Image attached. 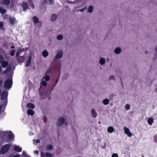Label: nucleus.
Here are the masks:
<instances>
[{
	"label": "nucleus",
	"instance_id": "nucleus-5",
	"mask_svg": "<svg viewBox=\"0 0 157 157\" xmlns=\"http://www.w3.org/2000/svg\"><path fill=\"white\" fill-rule=\"evenodd\" d=\"M8 95V92L6 91H3L1 94V99L3 100L7 98Z\"/></svg>",
	"mask_w": 157,
	"mask_h": 157
},
{
	"label": "nucleus",
	"instance_id": "nucleus-33",
	"mask_svg": "<svg viewBox=\"0 0 157 157\" xmlns=\"http://www.w3.org/2000/svg\"><path fill=\"white\" fill-rule=\"evenodd\" d=\"M125 108L127 110H128L130 109V106L129 104H127L125 105Z\"/></svg>",
	"mask_w": 157,
	"mask_h": 157
},
{
	"label": "nucleus",
	"instance_id": "nucleus-24",
	"mask_svg": "<svg viewBox=\"0 0 157 157\" xmlns=\"http://www.w3.org/2000/svg\"><path fill=\"white\" fill-rule=\"evenodd\" d=\"M42 55L44 57H46L48 55V52L46 50H44L43 52H42Z\"/></svg>",
	"mask_w": 157,
	"mask_h": 157
},
{
	"label": "nucleus",
	"instance_id": "nucleus-14",
	"mask_svg": "<svg viewBox=\"0 0 157 157\" xmlns=\"http://www.w3.org/2000/svg\"><path fill=\"white\" fill-rule=\"evenodd\" d=\"M10 2V0H4L2 1V3L6 6L9 5Z\"/></svg>",
	"mask_w": 157,
	"mask_h": 157
},
{
	"label": "nucleus",
	"instance_id": "nucleus-30",
	"mask_svg": "<svg viewBox=\"0 0 157 157\" xmlns=\"http://www.w3.org/2000/svg\"><path fill=\"white\" fill-rule=\"evenodd\" d=\"M99 63L101 65H103L105 63V59L103 58L100 59L99 61Z\"/></svg>",
	"mask_w": 157,
	"mask_h": 157
},
{
	"label": "nucleus",
	"instance_id": "nucleus-42",
	"mask_svg": "<svg viewBox=\"0 0 157 157\" xmlns=\"http://www.w3.org/2000/svg\"><path fill=\"white\" fill-rule=\"evenodd\" d=\"M86 10V8H83L82 9L79 10H78V11H80L81 12H83Z\"/></svg>",
	"mask_w": 157,
	"mask_h": 157
},
{
	"label": "nucleus",
	"instance_id": "nucleus-21",
	"mask_svg": "<svg viewBox=\"0 0 157 157\" xmlns=\"http://www.w3.org/2000/svg\"><path fill=\"white\" fill-rule=\"evenodd\" d=\"M92 115L93 117H95L97 116V113L95 110L93 109L91 110Z\"/></svg>",
	"mask_w": 157,
	"mask_h": 157
},
{
	"label": "nucleus",
	"instance_id": "nucleus-31",
	"mask_svg": "<svg viewBox=\"0 0 157 157\" xmlns=\"http://www.w3.org/2000/svg\"><path fill=\"white\" fill-rule=\"evenodd\" d=\"M15 51L14 50H12L10 51V55L11 56H13L14 55Z\"/></svg>",
	"mask_w": 157,
	"mask_h": 157
},
{
	"label": "nucleus",
	"instance_id": "nucleus-55",
	"mask_svg": "<svg viewBox=\"0 0 157 157\" xmlns=\"http://www.w3.org/2000/svg\"><path fill=\"white\" fill-rule=\"evenodd\" d=\"M155 51L156 52H157V47L155 49Z\"/></svg>",
	"mask_w": 157,
	"mask_h": 157
},
{
	"label": "nucleus",
	"instance_id": "nucleus-60",
	"mask_svg": "<svg viewBox=\"0 0 157 157\" xmlns=\"http://www.w3.org/2000/svg\"><path fill=\"white\" fill-rule=\"evenodd\" d=\"M10 132L11 133V131H10Z\"/></svg>",
	"mask_w": 157,
	"mask_h": 157
},
{
	"label": "nucleus",
	"instance_id": "nucleus-9",
	"mask_svg": "<svg viewBox=\"0 0 157 157\" xmlns=\"http://www.w3.org/2000/svg\"><path fill=\"white\" fill-rule=\"evenodd\" d=\"M32 59V57L31 56H30L28 60L26 62V67H28L31 63V61Z\"/></svg>",
	"mask_w": 157,
	"mask_h": 157
},
{
	"label": "nucleus",
	"instance_id": "nucleus-50",
	"mask_svg": "<svg viewBox=\"0 0 157 157\" xmlns=\"http://www.w3.org/2000/svg\"><path fill=\"white\" fill-rule=\"evenodd\" d=\"M55 86V85H54L52 87V88L51 89V90H50L51 92L53 90Z\"/></svg>",
	"mask_w": 157,
	"mask_h": 157
},
{
	"label": "nucleus",
	"instance_id": "nucleus-34",
	"mask_svg": "<svg viewBox=\"0 0 157 157\" xmlns=\"http://www.w3.org/2000/svg\"><path fill=\"white\" fill-rule=\"evenodd\" d=\"M14 137L13 135L12 134H9L8 135V137L10 140H12L13 139Z\"/></svg>",
	"mask_w": 157,
	"mask_h": 157
},
{
	"label": "nucleus",
	"instance_id": "nucleus-48",
	"mask_svg": "<svg viewBox=\"0 0 157 157\" xmlns=\"http://www.w3.org/2000/svg\"><path fill=\"white\" fill-rule=\"evenodd\" d=\"M36 142L37 143H39L40 142V140L39 139H37L36 140Z\"/></svg>",
	"mask_w": 157,
	"mask_h": 157
},
{
	"label": "nucleus",
	"instance_id": "nucleus-53",
	"mask_svg": "<svg viewBox=\"0 0 157 157\" xmlns=\"http://www.w3.org/2000/svg\"><path fill=\"white\" fill-rule=\"evenodd\" d=\"M2 109V107L0 105V112L1 111Z\"/></svg>",
	"mask_w": 157,
	"mask_h": 157
},
{
	"label": "nucleus",
	"instance_id": "nucleus-20",
	"mask_svg": "<svg viewBox=\"0 0 157 157\" xmlns=\"http://www.w3.org/2000/svg\"><path fill=\"white\" fill-rule=\"evenodd\" d=\"M33 21L35 23H37L39 22V19L37 17L34 16L33 17Z\"/></svg>",
	"mask_w": 157,
	"mask_h": 157
},
{
	"label": "nucleus",
	"instance_id": "nucleus-18",
	"mask_svg": "<svg viewBox=\"0 0 157 157\" xmlns=\"http://www.w3.org/2000/svg\"><path fill=\"white\" fill-rule=\"evenodd\" d=\"M27 112L28 115L31 116H33L34 113V111L31 109H28Z\"/></svg>",
	"mask_w": 157,
	"mask_h": 157
},
{
	"label": "nucleus",
	"instance_id": "nucleus-3",
	"mask_svg": "<svg viewBox=\"0 0 157 157\" xmlns=\"http://www.w3.org/2000/svg\"><path fill=\"white\" fill-rule=\"evenodd\" d=\"M65 119L63 117H60L58 120L57 125L58 126H61L64 123Z\"/></svg>",
	"mask_w": 157,
	"mask_h": 157
},
{
	"label": "nucleus",
	"instance_id": "nucleus-27",
	"mask_svg": "<svg viewBox=\"0 0 157 157\" xmlns=\"http://www.w3.org/2000/svg\"><path fill=\"white\" fill-rule=\"evenodd\" d=\"M93 6H90L87 9L88 11L90 13H91L93 12Z\"/></svg>",
	"mask_w": 157,
	"mask_h": 157
},
{
	"label": "nucleus",
	"instance_id": "nucleus-11",
	"mask_svg": "<svg viewBox=\"0 0 157 157\" xmlns=\"http://www.w3.org/2000/svg\"><path fill=\"white\" fill-rule=\"evenodd\" d=\"M0 63L2 64V66L3 68H5L8 65V63L7 61L3 60Z\"/></svg>",
	"mask_w": 157,
	"mask_h": 157
},
{
	"label": "nucleus",
	"instance_id": "nucleus-6",
	"mask_svg": "<svg viewBox=\"0 0 157 157\" xmlns=\"http://www.w3.org/2000/svg\"><path fill=\"white\" fill-rule=\"evenodd\" d=\"M123 129L124 130L125 133L126 134L128 137H131L132 135L131 132H130L129 129L127 127H124Z\"/></svg>",
	"mask_w": 157,
	"mask_h": 157
},
{
	"label": "nucleus",
	"instance_id": "nucleus-39",
	"mask_svg": "<svg viewBox=\"0 0 157 157\" xmlns=\"http://www.w3.org/2000/svg\"><path fill=\"white\" fill-rule=\"evenodd\" d=\"M115 77L113 75H111L109 77V80L111 79H113L114 80H115Z\"/></svg>",
	"mask_w": 157,
	"mask_h": 157
},
{
	"label": "nucleus",
	"instance_id": "nucleus-12",
	"mask_svg": "<svg viewBox=\"0 0 157 157\" xmlns=\"http://www.w3.org/2000/svg\"><path fill=\"white\" fill-rule=\"evenodd\" d=\"M10 24L12 25H14L15 23L17 22L15 17L10 18Z\"/></svg>",
	"mask_w": 157,
	"mask_h": 157
},
{
	"label": "nucleus",
	"instance_id": "nucleus-37",
	"mask_svg": "<svg viewBox=\"0 0 157 157\" xmlns=\"http://www.w3.org/2000/svg\"><path fill=\"white\" fill-rule=\"evenodd\" d=\"M154 140L155 142H157V134L154 136Z\"/></svg>",
	"mask_w": 157,
	"mask_h": 157
},
{
	"label": "nucleus",
	"instance_id": "nucleus-35",
	"mask_svg": "<svg viewBox=\"0 0 157 157\" xmlns=\"http://www.w3.org/2000/svg\"><path fill=\"white\" fill-rule=\"evenodd\" d=\"M25 51V49H24V48H21V49H19L18 50V51H17V52H19V53L20 54H21L22 53V52Z\"/></svg>",
	"mask_w": 157,
	"mask_h": 157
},
{
	"label": "nucleus",
	"instance_id": "nucleus-26",
	"mask_svg": "<svg viewBox=\"0 0 157 157\" xmlns=\"http://www.w3.org/2000/svg\"><path fill=\"white\" fill-rule=\"evenodd\" d=\"M103 102L105 105H107L109 103V100L107 99H105L103 100Z\"/></svg>",
	"mask_w": 157,
	"mask_h": 157
},
{
	"label": "nucleus",
	"instance_id": "nucleus-41",
	"mask_svg": "<svg viewBox=\"0 0 157 157\" xmlns=\"http://www.w3.org/2000/svg\"><path fill=\"white\" fill-rule=\"evenodd\" d=\"M2 81L0 80V90H1V87H2Z\"/></svg>",
	"mask_w": 157,
	"mask_h": 157
},
{
	"label": "nucleus",
	"instance_id": "nucleus-7",
	"mask_svg": "<svg viewBox=\"0 0 157 157\" xmlns=\"http://www.w3.org/2000/svg\"><path fill=\"white\" fill-rule=\"evenodd\" d=\"M63 52L62 51L58 52L55 58L56 59H58L61 58L63 56Z\"/></svg>",
	"mask_w": 157,
	"mask_h": 157
},
{
	"label": "nucleus",
	"instance_id": "nucleus-47",
	"mask_svg": "<svg viewBox=\"0 0 157 157\" xmlns=\"http://www.w3.org/2000/svg\"><path fill=\"white\" fill-rule=\"evenodd\" d=\"M54 0H49L50 4H52Z\"/></svg>",
	"mask_w": 157,
	"mask_h": 157
},
{
	"label": "nucleus",
	"instance_id": "nucleus-45",
	"mask_svg": "<svg viewBox=\"0 0 157 157\" xmlns=\"http://www.w3.org/2000/svg\"><path fill=\"white\" fill-rule=\"evenodd\" d=\"M3 23L2 21H0V27H2L3 26Z\"/></svg>",
	"mask_w": 157,
	"mask_h": 157
},
{
	"label": "nucleus",
	"instance_id": "nucleus-57",
	"mask_svg": "<svg viewBox=\"0 0 157 157\" xmlns=\"http://www.w3.org/2000/svg\"><path fill=\"white\" fill-rule=\"evenodd\" d=\"M2 132L3 133H6V132Z\"/></svg>",
	"mask_w": 157,
	"mask_h": 157
},
{
	"label": "nucleus",
	"instance_id": "nucleus-1",
	"mask_svg": "<svg viewBox=\"0 0 157 157\" xmlns=\"http://www.w3.org/2000/svg\"><path fill=\"white\" fill-rule=\"evenodd\" d=\"M10 148V144H7L3 146L0 149V153L2 154H5L9 151Z\"/></svg>",
	"mask_w": 157,
	"mask_h": 157
},
{
	"label": "nucleus",
	"instance_id": "nucleus-61",
	"mask_svg": "<svg viewBox=\"0 0 157 157\" xmlns=\"http://www.w3.org/2000/svg\"><path fill=\"white\" fill-rule=\"evenodd\" d=\"M24 152L23 151V153H24Z\"/></svg>",
	"mask_w": 157,
	"mask_h": 157
},
{
	"label": "nucleus",
	"instance_id": "nucleus-36",
	"mask_svg": "<svg viewBox=\"0 0 157 157\" xmlns=\"http://www.w3.org/2000/svg\"><path fill=\"white\" fill-rule=\"evenodd\" d=\"M43 120L44 122V123H46L47 121V117H46V116L44 117L43 118Z\"/></svg>",
	"mask_w": 157,
	"mask_h": 157
},
{
	"label": "nucleus",
	"instance_id": "nucleus-25",
	"mask_svg": "<svg viewBox=\"0 0 157 157\" xmlns=\"http://www.w3.org/2000/svg\"><path fill=\"white\" fill-rule=\"evenodd\" d=\"M6 9L0 7V12L2 13V15H3V14L6 13Z\"/></svg>",
	"mask_w": 157,
	"mask_h": 157
},
{
	"label": "nucleus",
	"instance_id": "nucleus-51",
	"mask_svg": "<svg viewBox=\"0 0 157 157\" xmlns=\"http://www.w3.org/2000/svg\"><path fill=\"white\" fill-rule=\"evenodd\" d=\"M10 48H15V47L14 45H12L11 46Z\"/></svg>",
	"mask_w": 157,
	"mask_h": 157
},
{
	"label": "nucleus",
	"instance_id": "nucleus-38",
	"mask_svg": "<svg viewBox=\"0 0 157 157\" xmlns=\"http://www.w3.org/2000/svg\"><path fill=\"white\" fill-rule=\"evenodd\" d=\"M112 157H118V154L117 153H113L112 154Z\"/></svg>",
	"mask_w": 157,
	"mask_h": 157
},
{
	"label": "nucleus",
	"instance_id": "nucleus-8",
	"mask_svg": "<svg viewBox=\"0 0 157 157\" xmlns=\"http://www.w3.org/2000/svg\"><path fill=\"white\" fill-rule=\"evenodd\" d=\"M13 147L14 150L17 152H20L22 151L21 148L17 146L14 145Z\"/></svg>",
	"mask_w": 157,
	"mask_h": 157
},
{
	"label": "nucleus",
	"instance_id": "nucleus-54",
	"mask_svg": "<svg viewBox=\"0 0 157 157\" xmlns=\"http://www.w3.org/2000/svg\"><path fill=\"white\" fill-rule=\"evenodd\" d=\"M4 72L5 73H6L7 72V70H5L4 71Z\"/></svg>",
	"mask_w": 157,
	"mask_h": 157
},
{
	"label": "nucleus",
	"instance_id": "nucleus-17",
	"mask_svg": "<svg viewBox=\"0 0 157 157\" xmlns=\"http://www.w3.org/2000/svg\"><path fill=\"white\" fill-rule=\"evenodd\" d=\"M57 18V16L56 14H53L51 15L50 20L51 21H54L56 20Z\"/></svg>",
	"mask_w": 157,
	"mask_h": 157
},
{
	"label": "nucleus",
	"instance_id": "nucleus-28",
	"mask_svg": "<svg viewBox=\"0 0 157 157\" xmlns=\"http://www.w3.org/2000/svg\"><path fill=\"white\" fill-rule=\"evenodd\" d=\"M46 148L47 150H51L53 149V146L51 145H48V146H47L46 147Z\"/></svg>",
	"mask_w": 157,
	"mask_h": 157
},
{
	"label": "nucleus",
	"instance_id": "nucleus-59",
	"mask_svg": "<svg viewBox=\"0 0 157 157\" xmlns=\"http://www.w3.org/2000/svg\"><path fill=\"white\" fill-rule=\"evenodd\" d=\"M100 122H98V123H99V124H100Z\"/></svg>",
	"mask_w": 157,
	"mask_h": 157
},
{
	"label": "nucleus",
	"instance_id": "nucleus-15",
	"mask_svg": "<svg viewBox=\"0 0 157 157\" xmlns=\"http://www.w3.org/2000/svg\"><path fill=\"white\" fill-rule=\"evenodd\" d=\"M114 130V129L112 126H110L108 128L107 131L110 133L113 132Z\"/></svg>",
	"mask_w": 157,
	"mask_h": 157
},
{
	"label": "nucleus",
	"instance_id": "nucleus-40",
	"mask_svg": "<svg viewBox=\"0 0 157 157\" xmlns=\"http://www.w3.org/2000/svg\"><path fill=\"white\" fill-rule=\"evenodd\" d=\"M3 60H4L3 57L0 55V63L2 62Z\"/></svg>",
	"mask_w": 157,
	"mask_h": 157
},
{
	"label": "nucleus",
	"instance_id": "nucleus-32",
	"mask_svg": "<svg viewBox=\"0 0 157 157\" xmlns=\"http://www.w3.org/2000/svg\"><path fill=\"white\" fill-rule=\"evenodd\" d=\"M57 38L58 40H61L63 38V36L61 35H59L57 36Z\"/></svg>",
	"mask_w": 157,
	"mask_h": 157
},
{
	"label": "nucleus",
	"instance_id": "nucleus-29",
	"mask_svg": "<svg viewBox=\"0 0 157 157\" xmlns=\"http://www.w3.org/2000/svg\"><path fill=\"white\" fill-rule=\"evenodd\" d=\"M40 84L41 85L45 86H46L47 83L46 81H44L43 80H42V79L41 81Z\"/></svg>",
	"mask_w": 157,
	"mask_h": 157
},
{
	"label": "nucleus",
	"instance_id": "nucleus-58",
	"mask_svg": "<svg viewBox=\"0 0 157 157\" xmlns=\"http://www.w3.org/2000/svg\"><path fill=\"white\" fill-rule=\"evenodd\" d=\"M142 157H144V155H142Z\"/></svg>",
	"mask_w": 157,
	"mask_h": 157
},
{
	"label": "nucleus",
	"instance_id": "nucleus-44",
	"mask_svg": "<svg viewBox=\"0 0 157 157\" xmlns=\"http://www.w3.org/2000/svg\"><path fill=\"white\" fill-rule=\"evenodd\" d=\"M20 54L19 53V52H17L16 54V57L17 58L19 56Z\"/></svg>",
	"mask_w": 157,
	"mask_h": 157
},
{
	"label": "nucleus",
	"instance_id": "nucleus-19",
	"mask_svg": "<svg viewBox=\"0 0 157 157\" xmlns=\"http://www.w3.org/2000/svg\"><path fill=\"white\" fill-rule=\"evenodd\" d=\"M153 121L154 120L152 118L150 117L148 118L147 122L149 125H151Z\"/></svg>",
	"mask_w": 157,
	"mask_h": 157
},
{
	"label": "nucleus",
	"instance_id": "nucleus-46",
	"mask_svg": "<svg viewBox=\"0 0 157 157\" xmlns=\"http://www.w3.org/2000/svg\"><path fill=\"white\" fill-rule=\"evenodd\" d=\"M34 153L35 154H37V155L39 154V152H38V151L37 150L35 151H34Z\"/></svg>",
	"mask_w": 157,
	"mask_h": 157
},
{
	"label": "nucleus",
	"instance_id": "nucleus-49",
	"mask_svg": "<svg viewBox=\"0 0 157 157\" xmlns=\"http://www.w3.org/2000/svg\"><path fill=\"white\" fill-rule=\"evenodd\" d=\"M13 157H20V156L18 155H14Z\"/></svg>",
	"mask_w": 157,
	"mask_h": 157
},
{
	"label": "nucleus",
	"instance_id": "nucleus-2",
	"mask_svg": "<svg viewBox=\"0 0 157 157\" xmlns=\"http://www.w3.org/2000/svg\"><path fill=\"white\" fill-rule=\"evenodd\" d=\"M13 81L12 79H8L5 82L4 87L5 89H10L12 86Z\"/></svg>",
	"mask_w": 157,
	"mask_h": 157
},
{
	"label": "nucleus",
	"instance_id": "nucleus-23",
	"mask_svg": "<svg viewBox=\"0 0 157 157\" xmlns=\"http://www.w3.org/2000/svg\"><path fill=\"white\" fill-rule=\"evenodd\" d=\"M121 52V49L119 48H117L114 50V52L116 54H119Z\"/></svg>",
	"mask_w": 157,
	"mask_h": 157
},
{
	"label": "nucleus",
	"instance_id": "nucleus-22",
	"mask_svg": "<svg viewBox=\"0 0 157 157\" xmlns=\"http://www.w3.org/2000/svg\"><path fill=\"white\" fill-rule=\"evenodd\" d=\"M57 71H58V72H59V77L58 78H57L56 80V82H55V84L54 85H55V86L56 85V84H57V83H58V81H59V77L60 75V69L59 68V67H58L57 68Z\"/></svg>",
	"mask_w": 157,
	"mask_h": 157
},
{
	"label": "nucleus",
	"instance_id": "nucleus-16",
	"mask_svg": "<svg viewBox=\"0 0 157 157\" xmlns=\"http://www.w3.org/2000/svg\"><path fill=\"white\" fill-rule=\"evenodd\" d=\"M50 79V77L49 75H45L42 78V80L44 79L46 81H48Z\"/></svg>",
	"mask_w": 157,
	"mask_h": 157
},
{
	"label": "nucleus",
	"instance_id": "nucleus-56",
	"mask_svg": "<svg viewBox=\"0 0 157 157\" xmlns=\"http://www.w3.org/2000/svg\"><path fill=\"white\" fill-rule=\"evenodd\" d=\"M147 52H147V51H145V54H147Z\"/></svg>",
	"mask_w": 157,
	"mask_h": 157
},
{
	"label": "nucleus",
	"instance_id": "nucleus-52",
	"mask_svg": "<svg viewBox=\"0 0 157 157\" xmlns=\"http://www.w3.org/2000/svg\"><path fill=\"white\" fill-rule=\"evenodd\" d=\"M32 8V9H34V5L33 4L31 6Z\"/></svg>",
	"mask_w": 157,
	"mask_h": 157
},
{
	"label": "nucleus",
	"instance_id": "nucleus-13",
	"mask_svg": "<svg viewBox=\"0 0 157 157\" xmlns=\"http://www.w3.org/2000/svg\"><path fill=\"white\" fill-rule=\"evenodd\" d=\"M27 107L28 108L34 109L35 108L34 105L32 103H28L27 105Z\"/></svg>",
	"mask_w": 157,
	"mask_h": 157
},
{
	"label": "nucleus",
	"instance_id": "nucleus-10",
	"mask_svg": "<svg viewBox=\"0 0 157 157\" xmlns=\"http://www.w3.org/2000/svg\"><path fill=\"white\" fill-rule=\"evenodd\" d=\"M22 6L24 11H25L26 10L28 9V6L27 3L26 2L23 3Z\"/></svg>",
	"mask_w": 157,
	"mask_h": 157
},
{
	"label": "nucleus",
	"instance_id": "nucleus-4",
	"mask_svg": "<svg viewBox=\"0 0 157 157\" xmlns=\"http://www.w3.org/2000/svg\"><path fill=\"white\" fill-rule=\"evenodd\" d=\"M41 157H52V155L49 152H46L44 153L43 151L40 152Z\"/></svg>",
	"mask_w": 157,
	"mask_h": 157
},
{
	"label": "nucleus",
	"instance_id": "nucleus-43",
	"mask_svg": "<svg viewBox=\"0 0 157 157\" xmlns=\"http://www.w3.org/2000/svg\"><path fill=\"white\" fill-rule=\"evenodd\" d=\"M3 17L5 19H7L8 18V15L6 14Z\"/></svg>",
	"mask_w": 157,
	"mask_h": 157
}]
</instances>
